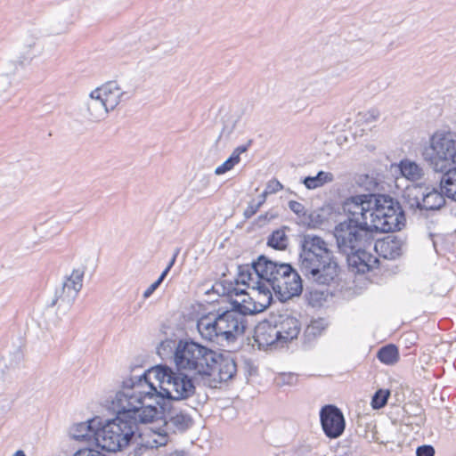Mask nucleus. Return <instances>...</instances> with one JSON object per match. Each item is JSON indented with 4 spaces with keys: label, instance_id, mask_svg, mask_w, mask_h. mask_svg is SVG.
<instances>
[{
    "label": "nucleus",
    "instance_id": "ddd939ff",
    "mask_svg": "<svg viewBox=\"0 0 456 456\" xmlns=\"http://www.w3.org/2000/svg\"><path fill=\"white\" fill-rule=\"evenodd\" d=\"M281 344L297 338L301 330V323L297 318L284 313L271 316Z\"/></svg>",
    "mask_w": 456,
    "mask_h": 456
},
{
    "label": "nucleus",
    "instance_id": "f257e3e1",
    "mask_svg": "<svg viewBox=\"0 0 456 456\" xmlns=\"http://www.w3.org/2000/svg\"><path fill=\"white\" fill-rule=\"evenodd\" d=\"M346 218L334 228L338 251L345 255L368 248L372 232H393L404 226L405 216L398 201L385 195H356L343 204Z\"/></svg>",
    "mask_w": 456,
    "mask_h": 456
},
{
    "label": "nucleus",
    "instance_id": "1a4fd4ad",
    "mask_svg": "<svg viewBox=\"0 0 456 456\" xmlns=\"http://www.w3.org/2000/svg\"><path fill=\"white\" fill-rule=\"evenodd\" d=\"M84 275L85 267L74 269L71 274L65 278L61 286L56 289L49 306H56L58 312L66 314L73 305L83 287Z\"/></svg>",
    "mask_w": 456,
    "mask_h": 456
},
{
    "label": "nucleus",
    "instance_id": "dca6fc26",
    "mask_svg": "<svg viewBox=\"0 0 456 456\" xmlns=\"http://www.w3.org/2000/svg\"><path fill=\"white\" fill-rule=\"evenodd\" d=\"M110 110H113L123 100L130 99L127 92L121 89L116 81H109L94 89Z\"/></svg>",
    "mask_w": 456,
    "mask_h": 456
},
{
    "label": "nucleus",
    "instance_id": "423d86ee",
    "mask_svg": "<svg viewBox=\"0 0 456 456\" xmlns=\"http://www.w3.org/2000/svg\"><path fill=\"white\" fill-rule=\"evenodd\" d=\"M218 353L192 340H180L174 360L178 370L194 378H210Z\"/></svg>",
    "mask_w": 456,
    "mask_h": 456
},
{
    "label": "nucleus",
    "instance_id": "cd10ccee",
    "mask_svg": "<svg viewBox=\"0 0 456 456\" xmlns=\"http://www.w3.org/2000/svg\"><path fill=\"white\" fill-rule=\"evenodd\" d=\"M268 246L282 250L285 249L288 245V237L283 229H278L272 232L267 241Z\"/></svg>",
    "mask_w": 456,
    "mask_h": 456
},
{
    "label": "nucleus",
    "instance_id": "4c0bfd02",
    "mask_svg": "<svg viewBox=\"0 0 456 456\" xmlns=\"http://www.w3.org/2000/svg\"><path fill=\"white\" fill-rule=\"evenodd\" d=\"M260 208L261 207L259 206V204H257L254 200L250 201L248 203V207L246 208V209L244 210V216L246 218L252 217L258 211V209Z\"/></svg>",
    "mask_w": 456,
    "mask_h": 456
},
{
    "label": "nucleus",
    "instance_id": "bb28decb",
    "mask_svg": "<svg viewBox=\"0 0 456 456\" xmlns=\"http://www.w3.org/2000/svg\"><path fill=\"white\" fill-rule=\"evenodd\" d=\"M377 357L381 362L393 365L399 359V352L395 345H387L378 351Z\"/></svg>",
    "mask_w": 456,
    "mask_h": 456
},
{
    "label": "nucleus",
    "instance_id": "a211bd4d",
    "mask_svg": "<svg viewBox=\"0 0 456 456\" xmlns=\"http://www.w3.org/2000/svg\"><path fill=\"white\" fill-rule=\"evenodd\" d=\"M197 329L205 340L220 343L223 341L220 336L219 320L217 314H208L200 317L197 322Z\"/></svg>",
    "mask_w": 456,
    "mask_h": 456
},
{
    "label": "nucleus",
    "instance_id": "5701e85b",
    "mask_svg": "<svg viewBox=\"0 0 456 456\" xmlns=\"http://www.w3.org/2000/svg\"><path fill=\"white\" fill-rule=\"evenodd\" d=\"M441 174L440 189L446 194L448 199L456 202V167Z\"/></svg>",
    "mask_w": 456,
    "mask_h": 456
},
{
    "label": "nucleus",
    "instance_id": "9b49d317",
    "mask_svg": "<svg viewBox=\"0 0 456 456\" xmlns=\"http://www.w3.org/2000/svg\"><path fill=\"white\" fill-rule=\"evenodd\" d=\"M321 424L324 434L330 438L340 436L346 427L342 411L335 405L328 404L320 411Z\"/></svg>",
    "mask_w": 456,
    "mask_h": 456
},
{
    "label": "nucleus",
    "instance_id": "aec40b11",
    "mask_svg": "<svg viewBox=\"0 0 456 456\" xmlns=\"http://www.w3.org/2000/svg\"><path fill=\"white\" fill-rule=\"evenodd\" d=\"M86 105V109L84 116L90 122H100L104 119L110 112V110L95 90L90 93Z\"/></svg>",
    "mask_w": 456,
    "mask_h": 456
},
{
    "label": "nucleus",
    "instance_id": "f03ea898",
    "mask_svg": "<svg viewBox=\"0 0 456 456\" xmlns=\"http://www.w3.org/2000/svg\"><path fill=\"white\" fill-rule=\"evenodd\" d=\"M110 409L117 416L105 423L101 420L96 437V445L109 452L128 446L138 431V424L152 422L157 414L151 405L142 406L124 383L111 400Z\"/></svg>",
    "mask_w": 456,
    "mask_h": 456
},
{
    "label": "nucleus",
    "instance_id": "a19ab883",
    "mask_svg": "<svg viewBox=\"0 0 456 456\" xmlns=\"http://www.w3.org/2000/svg\"><path fill=\"white\" fill-rule=\"evenodd\" d=\"M320 216L319 215H315L314 213H311L309 214L308 216V224L311 225L313 224L314 226L318 224V221L315 220V217H319Z\"/></svg>",
    "mask_w": 456,
    "mask_h": 456
},
{
    "label": "nucleus",
    "instance_id": "79ce46f5",
    "mask_svg": "<svg viewBox=\"0 0 456 456\" xmlns=\"http://www.w3.org/2000/svg\"><path fill=\"white\" fill-rule=\"evenodd\" d=\"M318 328H319L318 322H312V324L310 326H308L307 331H310V332L315 334L314 330H317Z\"/></svg>",
    "mask_w": 456,
    "mask_h": 456
},
{
    "label": "nucleus",
    "instance_id": "58836bf2",
    "mask_svg": "<svg viewBox=\"0 0 456 456\" xmlns=\"http://www.w3.org/2000/svg\"><path fill=\"white\" fill-rule=\"evenodd\" d=\"M159 287V285L158 283H156L155 281L151 284L148 289L143 292V298L144 299H147L149 298L152 294L153 292Z\"/></svg>",
    "mask_w": 456,
    "mask_h": 456
},
{
    "label": "nucleus",
    "instance_id": "4468645a",
    "mask_svg": "<svg viewBox=\"0 0 456 456\" xmlns=\"http://www.w3.org/2000/svg\"><path fill=\"white\" fill-rule=\"evenodd\" d=\"M366 248H362L359 250H353L352 253L345 254L348 268L353 273H366L378 266L379 259L367 252Z\"/></svg>",
    "mask_w": 456,
    "mask_h": 456
},
{
    "label": "nucleus",
    "instance_id": "f3484780",
    "mask_svg": "<svg viewBox=\"0 0 456 456\" xmlns=\"http://www.w3.org/2000/svg\"><path fill=\"white\" fill-rule=\"evenodd\" d=\"M99 427H101V418L95 417L87 421L74 424L69 429V435L77 441L96 443Z\"/></svg>",
    "mask_w": 456,
    "mask_h": 456
},
{
    "label": "nucleus",
    "instance_id": "0eeeda50",
    "mask_svg": "<svg viewBox=\"0 0 456 456\" xmlns=\"http://www.w3.org/2000/svg\"><path fill=\"white\" fill-rule=\"evenodd\" d=\"M425 162L436 173H443L456 166V140L449 132H436L423 148Z\"/></svg>",
    "mask_w": 456,
    "mask_h": 456
},
{
    "label": "nucleus",
    "instance_id": "2f4dec72",
    "mask_svg": "<svg viewBox=\"0 0 456 456\" xmlns=\"http://www.w3.org/2000/svg\"><path fill=\"white\" fill-rule=\"evenodd\" d=\"M251 143H252V141L249 140L247 142V144L238 146L237 148L234 149V151H232V153L231 154V156L229 158L233 161V163L235 165H237L240 162V154L246 152L248 150V148L251 145Z\"/></svg>",
    "mask_w": 456,
    "mask_h": 456
},
{
    "label": "nucleus",
    "instance_id": "49530a36",
    "mask_svg": "<svg viewBox=\"0 0 456 456\" xmlns=\"http://www.w3.org/2000/svg\"><path fill=\"white\" fill-rule=\"evenodd\" d=\"M370 115L371 116V118L373 119H375L377 118V116H378V112L376 110H372V111L370 112Z\"/></svg>",
    "mask_w": 456,
    "mask_h": 456
},
{
    "label": "nucleus",
    "instance_id": "473e14b6",
    "mask_svg": "<svg viewBox=\"0 0 456 456\" xmlns=\"http://www.w3.org/2000/svg\"><path fill=\"white\" fill-rule=\"evenodd\" d=\"M289 208L298 216H305L306 215L305 206L298 201L290 200L289 202Z\"/></svg>",
    "mask_w": 456,
    "mask_h": 456
},
{
    "label": "nucleus",
    "instance_id": "e433bc0d",
    "mask_svg": "<svg viewBox=\"0 0 456 456\" xmlns=\"http://www.w3.org/2000/svg\"><path fill=\"white\" fill-rule=\"evenodd\" d=\"M416 454L417 456H434L435 449L432 445L424 444L417 448Z\"/></svg>",
    "mask_w": 456,
    "mask_h": 456
},
{
    "label": "nucleus",
    "instance_id": "7ed1b4c3",
    "mask_svg": "<svg viewBox=\"0 0 456 456\" xmlns=\"http://www.w3.org/2000/svg\"><path fill=\"white\" fill-rule=\"evenodd\" d=\"M142 406L151 405L159 414L165 400L181 401L194 395L191 378L183 370L175 371L166 365H159L142 374L124 380Z\"/></svg>",
    "mask_w": 456,
    "mask_h": 456
},
{
    "label": "nucleus",
    "instance_id": "f704fd0d",
    "mask_svg": "<svg viewBox=\"0 0 456 456\" xmlns=\"http://www.w3.org/2000/svg\"><path fill=\"white\" fill-rule=\"evenodd\" d=\"M234 128H235L234 121L224 124L222 131L220 132L217 141L221 140L222 138L229 139L231 134L233 133Z\"/></svg>",
    "mask_w": 456,
    "mask_h": 456
},
{
    "label": "nucleus",
    "instance_id": "c9c22d12",
    "mask_svg": "<svg viewBox=\"0 0 456 456\" xmlns=\"http://www.w3.org/2000/svg\"><path fill=\"white\" fill-rule=\"evenodd\" d=\"M282 188H283L282 184L278 180L272 179L267 183L265 190L269 194H272V193H276V192L280 191L281 190H282Z\"/></svg>",
    "mask_w": 456,
    "mask_h": 456
},
{
    "label": "nucleus",
    "instance_id": "9d476101",
    "mask_svg": "<svg viewBox=\"0 0 456 456\" xmlns=\"http://www.w3.org/2000/svg\"><path fill=\"white\" fill-rule=\"evenodd\" d=\"M427 191L422 194V198L419 200L415 199L414 203L411 206L419 210V215L425 218L436 217L437 212L440 211L446 203V194L438 187H433L426 189Z\"/></svg>",
    "mask_w": 456,
    "mask_h": 456
},
{
    "label": "nucleus",
    "instance_id": "393cba45",
    "mask_svg": "<svg viewBox=\"0 0 456 456\" xmlns=\"http://www.w3.org/2000/svg\"><path fill=\"white\" fill-rule=\"evenodd\" d=\"M399 167L402 175L409 181L417 182L424 176L423 168L414 161L402 160Z\"/></svg>",
    "mask_w": 456,
    "mask_h": 456
},
{
    "label": "nucleus",
    "instance_id": "a878e982",
    "mask_svg": "<svg viewBox=\"0 0 456 456\" xmlns=\"http://www.w3.org/2000/svg\"><path fill=\"white\" fill-rule=\"evenodd\" d=\"M334 180V175L330 172L319 171L314 176H306L302 180V183L308 190H314L323 186L326 183H331Z\"/></svg>",
    "mask_w": 456,
    "mask_h": 456
},
{
    "label": "nucleus",
    "instance_id": "b1692460",
    "mask_svg": "<svg viewBox=\"0 0 456 456\" xmlns=\"http://www.w3.org/2000/svg\"><path fill=\"white\" fill-rule=\"evenodd\" d=\"M9 73H0V108L8 103L14 95L12 88V74L15 73L16 66Z\"/></svg>",
    "mask_w": 456,
    "mask_h": 456
},
{
    "label": "nucleus",
    "instance_id": "412c9836",
    "mask_svg": "<svg viewBox=\"0 0 456 456\" xmlns=\"http://www.w3.org/2000/svg\"><path fill=\"white\" fill-rule=\"evenodd\" d=\"M218 356L216 359L215 366H213V375L211 377L219 382H226L236 374L237 365L235 361L230 356H224L219 353Z\"/></svg>",
    "mask_w": 456,
    "mask_h": 456
},
{
    "label": "nucleus",
    "instance_id": "20e7f679",
    "mask_svg": "<svg viewBox=\"0 0 456 456\" xmlns=\"http://www.w3.org/2000/svg\"><path fill=\"white\" fill-rule=\"evenodd\" d=\"M237 282L270 297L273 291L283 302L303 290L301 277L289 264L273 261L264 255L250 265L239 266Z\"/></svg>",
    "mask_w": 456,
    "mask_h": 456
},
{
    "label": "nucleus",
    "instance_id": "7c9ffc66",
    "mask_svg": "<svg viewBox=\"0 0 456 456\" xmlns=\"http://www.w3.org/2000/svg\"><path fill=\"white\" fill-rule=\"evenodd\" d=\"M180 252V248H176L175 250V253L171 258V260L169 261L168 265H167V267L164 269V271L161 273V274L159 275V277L158 278L157 281H155L156 283H158L159 286L160 284L163 282V281L166 279L167 275L168 274L169 271L171 270V268L173 267V265H175V260H176V257L178 256Z\"/></svg>",
    "mask_w": 456,
    "mask_h": 456
},
{
    "label": "nucleus",
    "instance_id": "4be33fe9",
    "mask_svg": "<svg viewBox=\"0 0 456 456\" xmlns=\"http://www.w3.org/2000/svg\"><path fill=\"white\" fill-rule=\"evenodd\" d=\"M139 437V449H157L167 445L168 443V436L166 431L159 432L152 428L146 429Z\"/></svg>",
    "mask_w": 456,
    "mask_h": 456
},
{
    "label": "nucleus",
    "instance_id": "2eb2a0df",
    "mask_svg": "<svg viewBox=\"0 0 456 456\" xmlns=\"http://www.w3.org/2000/svg\"><path fill=\"white\" fill-rule=\"evenodd\" d=\"M254 342L257 345L258 349L263 350H267L281 343L271 316L258 322L255 327Z\"/></svg>",
    "mask_w": 456,
    "mask_h": 456
},
{
    "label": "nucleus",
    "instance_id": "f8f14e48",
    "mask_svg": "<svg viewBox=\"0 0 456 456\" xmlns=\"http://www.w3.org/2000/svg\"><path fill=\"white\" fill-rule=\"evenodd\" d=\"M159 414L157 419L162 418L164 419L167 430L174 433L184 432L192 426L191 417L185 411L176 406H171L167 410L166 403H164V409L159 408Z\"/></svg>",
    "mask_w": 456,
    "mask_h": 456
},
{
    "label": "nucleus",
    "instance_id": "c85d7f7f",
    "mask_svg": "<svg viewBox=\"0 0 456 456\" xmlns=\"http://www.w3.org/2000/svg\"><path fill=\"white\" fill-rule=\"evenodd\" d=\"M389 395H390L389 390L379 389L372 396V399H371L372 408L376 409V410L383 408L387 404Z\"/></svg>",
    "mask_w": 456,
    "mask_h": 456
},
{
    "label": "nucleus",
    "instance_id": "a18cd8bd",
    "mask_svg": "<svg viewBox=\"0 0 456 456\" xmlns=\"http://www.w3.org/2000/svg\"><path fill=\"white\" fill-rule=\"evenodd\" d=\"M12 456H26V453L22 450L16 451Z\"/></svg>",
    "mask_w": 456,
    "mask_h": 456
},
{
    "label": "nucleus",
    "instance_id": "ea45409f",
    "mask_svg": "<svg viewBox=\"0 0 456 456\" xmlns=\"http://www.w3.org/2000/svg\"><path fill=\"white\" fill-rule=\"evenodd\" d=\"M269 195V193L265 190L259 196H258V201L256 202L259 204L260 207L265 202L266 197Z\"/></svg>",
    "mask_w": 456,
    "mask_h": 456
},
{
    "label": "nucleus",
    "instance_id": "c03bdc74",
    "mask_svg": "<svg viewBox=\"0 0 456 456\" xmlns=\"http://www.w3.org/2000/svg\"><path fill=\"white\" fill-rule=\"evenodd\" d=\"M318 86H319V83H317V82L313 83V84H311V85L309 86V89H311V91H312L313 93H315V92L317 91V89H318V88H317V87H318Z\"/></svg>",
    "mask_w": 456,
    "mask_h": 456
},
{
    "label": "nucleus",
    "instance_id": "72a5a7b5",
    "mask_svg": "<svg viewBox=\"0 0 456 456\" xmlns=\"http://www.w3.org/2000/svg\"><path fill=\"white\" fill-rule=\"evenodd\" d=\"M235 164L233 161L228 158L222 165L218 166L216 170L215 174L216 175H223L230 170H232L234 167Z\"/></svg>",
    "mask_w": 456,
    "mask_h": 456
},
{
    "label": "nucleus",
    "instance_id": "6ab92c4d",
    "mask_svg": "<svg viewBox=\"0 0 456 456\" xmlns=\"http://www.w3.org/2000/svg\"><path fill=\"white\" fill-rule=\"evenodd\" d=\"M403 240L394 235H388L378 240L374 249L379 256L385 259H395L402 255Z\"/></svg>",
    "mask_w": 456,
    "mask_h": 456
},
{
    "label": "nucleus",
    "instance_id": "39448f33",
    "mask_svg": "<svg viewBox=\"0 0 456 456\" xmlns=\"http://www.w3.org/2000/svg\"><path fill=\"white\" fill-rule=\"evenodd\" d=\"M298 265L311 282L330 285L339 273V265L328 243L320 236L305 234L300 240Z\"/></svg>",
    "mask_w": 456,
    "mask_h": 456
},
{
    "label": "nucleus",
    "instance_id": "c756f323",
    "mask_svg": "<svg viewBox=\"0 0 456 456\" xmlns=\"http://www.w3.org/2000/svg\"><path fill=\"white\" fill-rule=\"evenodd\" d=\"M297 376L294 373H281L275 379L277 386H292L297 382Z\"/></svg>",
    "mask_w": 456,
    "mask_h": 456
},
{
    "label": "nucleus",
    "instance_id": "37998d69",
    "mask_svg": "<svg viewBox=\"0 0 456 456\" xmlns=\"http://www.w3.org/2000/svg\"><path fill=\"white\" fill-rule=\"evenodd\" d=\"M167 456H185V452L183 451H175Z\"/></svg>",
    "mask_w": 456,
    "mask_h": 456
},
{
    "label": "nucleus",
    "instance_id": "6e6552de",
    "mask_svg": "<svg viewBox=\"0 0 456 456\" xmlns=\"http://www.w3.org/2000/svg\"><path fill=\"white\" fill-rule=\"evenodd\" d=\"M246 300L242 304H238L237 309L227 310L217 313L219 320L221 339L230 341L236 337L242 335L247 328V314H255L263 310V305L258 307L256 304L247 305Z\"/></svg>",
    "mask_w": 456,
    "mask_h": 456
}]
</instances>
